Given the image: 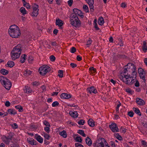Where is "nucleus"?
I'll list each match as a JSON object with an SVG mask.
<instances>
[{
    "instance_id": "obj_1",
    "label": "nucleus",
    "mask_w": 147,
    "mask_h": 147,
    "mask_svg": "<svg viewBox=\"0 0 147 147\" xmlns=\"http://www.w3.org/2000/svg\"><path fill=\"white\" fill-rule=\"evenodd\" d=\"M9 35L12 37L18 38L21 35L20 30L18 27L15 25L11 26L9 30Z\"/></svg>"
},
{
    "instance_id": "obj_2",
    "label": "nucleus",
    "mask_w": 147,
    "mask_h": 147,
    "mask_svg": "<svg viewBox=\"0 0 147 147\" xmlns=\"http://www.w3.org/2000/svg\"><path fill=\"white\" fill-rule=\"evenodd\" d=\"M23 50V48L21 45H18L15 46L11 52V57L13 60H15L19 57L21 51Z\"/></svg>"
},
{
    "instance_id": "obj_3",
    "label": "nucleus",
    "mask_w": 147,
    "mask_h": 147,
    "mask_svg": "<svg viewBox=\"0 0 147 147\" xmlns=\"http://www.w3.org/2000/svg\"><path fill=\"white\" fill-rule=\"evenodd\" d=\"M119 78L123 82L128 84H131L134 83L136 80L135 78H134L128 74H124V76L121 75Z\"/></svg>"
},
{
    "instance_id": "obj_4",
    "label": "nucleus",
    "mask_w": 147,
    "mask_h": 147,
    "mask_svg": "<svg viewBox=\"0 0 147 147\" xmlns=\"http://www.w3.org/2000/svg\"><path fill=\"white\" fill-rule=\"evenodd\" d=\"M127 66V68L124 69V73L123 75H121L122 76H124V74H126L127 72L131 73L132 75L133 76H136L137 72L136 71V67L132 63L128 64Z\"/></svg>"
},
{
    "instance_id": "obj_5",
    "label": "nucleus",
    "mask_w": 147,
    "mask_h": 147,
    "mask_svg": "<svg viewBox=\"0 0 147 147\" xmlns=\"http://www.w3.org/2000/svg\"><path fill=\"white\" fill-rule=\"evenodd\" d=\"M70 23L73 26L77 28L81 25V22L78 16L76 15H73L71 17Z\"/></svg>"
},
{
    "instance_id": "obj_6",
    "label": "nucleus",
    "mask_w": 147,
    "mask_h": 147,
    "mask_svg": "<svg viewBox=\"0 0 147 147\" xmlns=\"http://www.w3.org/2000/svg\"><path fill=\"white\" fill-rule=\"evenodd\" d=\"M95 147H111L108 145L105 140L103 138H101L96 141L93 144Z\"/></svg>"
},
{
    "instance_id": "obj_7",
    "label": "nucleus",
    "mask_w": 147,
    "mask_h": 147,
    "mask_svg": "<svg viewBox=\"0 0 147 147\" xmlns=\"http://www.w3.org/2000/svg\"><path fill=\"white\" fill-rule=\"evenodd\" d=\"M1 82L4 87L7 90H9L11 87V84L10 81L5 78L2 77L1 78Z\"/></svg>"
},
{
    "instance_id": "obj_8",
    "label": "nucleus",
    "mask_w": 147,
    "mask_h": 147,
    "mask_svg": "<svg viewBox=\"0 0 147 147\" xmlns=\"http://www.w3.org/2000/svg\"><path fill=\"white\" fill-rule=\"evenodd\" d=\"M50 71L49 67L48 66L43 65L39 68V71L42 75H45Z\"/></svg>"
},
{
    "instance_id": "obj_9",
    "label": "nucleus",
    "mask_w": 147,
    "mask_h": 147,
    "mask_svg": "<svg viewBox=\"0 0 147 147\" xmlns=\"http://www.w3.org/2000/svg\"><path fill=\"white\" fill-rule=\"evenodd\" d=\"M12 135L11 134H9V135L7 136H3L2 138V140L3 142L6 144L9 145V143L11 141Z\"/></svg>"
},
{
    "instance_id": "obj_10",
    "label": "nucleus",
    "mask_w": 147,
    "mask_h": 147,
    "mask_svg": "<svg viewBox=\"0 0 147 147\" xmlns=\"http://www.w3.org/2000/svg\"><path fill=\"white\" fill-rule=\"evenodd\" d=\"M38 6L37 4H34L33 6V12L31 15L33 16L36 17L38 13Z\"/></svg>"
},
{
    "instance_id": "obj_11",
    "label": "nucleus",
    "mask_w": 147,
    "mask_h": 147,
    "mask_svg": "<svg viewBox=\"0 0 147 147\" xmlns=\"http://www.w3.org/2000/svg\"><path fill=\"white\" fill-rule=\"evenodd\" d=\"M109 127L113 132H116L119 131V129L117 124L113 123L109 125Z\"/></svg>"
},
{
    "instance_id": "obj_12",
    "label": "nucleus",
    "mask_w": 147,
    "mask_h": 147,
    "mask_svg": "<svg viewBox=\"0 0 147 147\" xmlns=\"http://www.w3.org/2000/svg\"><path fill=\"white\" fill-rule=\"evenodd\" d=\"M138 73L140 78L145 82V73L144 70L141 68H139L138 69Z\"/></svg>"
},
{
    "instance_id": "obj_13",
    "label": "nucleus",
    "mask_w": 147,
    "mask_h": 147,
    "mask_svg": "<svg viewBox=\"0 0 147 147\" xmlns=\"http://www.w3.org/2000/svg\"><path fill=\"white\" fill-rule=\"evenodd\" d=\"M73 11L74 13L73 15H76L77 16H80L81 18H83L84 17V16L82 11L77 9H73Z\"/></svg>"
},
{
    "instance_id": "obj_14",
    "label": "nucleus",
    "mask_w": 147,
    "mask_h": 147,
    "mask_svg": "<svg viewBox=\"0 0 147 147\" xmlns=\"http://www.w3.org/2000/svg\"><path fill=\"white\" fill-rule=\"evenodd\" d=\"M86 1L88 4L91 11H93L94 0H86Z\"/></svg>"
},
{
    "instance_id": "obj_15",
    "label": "nucleus",
    "mask_w": 147,
    "mask_h": 147,
    "mask_svg": "<svg viewBox=\"0 0 147 147\" xmlns=\"http://www.w3.org/2000/svg\"><path fill=\"white\" fill-rule=\"evenodd\" d=\"M87 90L90 93L96 94L97 93V90L94 86H91L87 88Z\"/></svg>"
},
{
    "instance_id": "obj_16",
    "label": "nucleus",
    "mask_w": 147,
    "mask_h": 147,
    "mask_svg": "<svg viewBox=\"0 0 147 147\" xmlns=\"http://www.w3.org/2000/svg\"><path fill=\"white\" fill-rule=\"evenodd\" d=\"M136 100V102L140 106L144 105L145 104V102L140 98H137Z\"/></svg>"
},
{
    "instance_id": "obj_17",
    "label": "nucleus",
    "mask_w": 147,
    "mask_h": 147,
    "mask_svg": "<svg viewBox=\"0 0 147 147\" xmlns=\"http://www.w3.org/2000/svg\"><path fill=\"white\" fill-rule=\"evenodd\" d=\"M63 24V22L59 18L57 19L56 20V25L58 26L59 28H61Z\"/></svg>"
},
{
    "instance_id": "obj_18",
    "label": "nucleus",
    "mask_w": 147,
    "mask_h": 147,
    "mask_svg": "<svg viewBox=\"0 0 147 147\" xmlns=\"http://www.w3.org/2000/svg\"><path fill=\"white\" fill-rule=\"evenodd\" d=\"M60 97L62 99H68L71 98V96L70 94L63 93L61 94Z\"/></svg>"
},
{
    "instance_id": "obj_19",
    "label": "nucleus",
    "mask_w": 147,
    "mask_h": 147,
    "mask_svg": "<svg viewBox=\"0 0 147 147\" xmlns=\"http://www.w3.org/2000/svg\"><path fill=\"white\" fill-rule=\"evenodd\" d=\"M27 141L29 144L32 145H36V142L32 138H27Z\"/></svg>"
},
{
    "instance_id": "obj_20",
    "label": "nucleus",
    "mask_w": 147,
    "mask_h": 147,
    "mask_svg": "<svg viewBox=\"0 0 147 147\" xmlns=\"http://www.w3.org/2000/svg\"><path fill=\"white\" fill-rule=\"evenodd\" d=\"M34 138L39 143H41L43 142V139L39 135L35 134Z\"/></svg>"
},
{
    "instance_id": "obj_21",
    "label": "nucleus",
    "mask_w": 147,
    "mask_h": 147,
    "mask_svg": "<svg viewBox=\"0 0 147 147\" xmlns=\"http://www.w3.org/2000/svg\"><path fill=\"white\" fill-rule=\"evenodd\" d=\"M69 113L71 116L74 118H76L78 117V113L76 111H70L69 112Z\"/></svg>"
},
{
    "instance_id": "obj_22",
    "label": "nucleus",
    "mask_w": 147,
    "mask_h": 147,
    "mask_svg": "<svg viewBox=\"0 0 147 147\" xmlns=\"http://www.w3.org/2000/svg\"><path fill=\"white\" fill-rule=\"evenodd\" d=\"M142 49L144 53L146 52L147 51V43L145 41H144L143 42V45L142 47Z\"/></svg>"
},
{
    "instance_id": "obj_23",
    "label": "nucleus",
    "mask_w": 147,
    "mask_h": 147,
    "mask_svg": "<svg viewBox=\"0 0 147 147\" xmlns=\"http://www.w3.org/2000/svg\"><path fill=\"white\" fill-rule=\"evenodd\" d=\"M24 91L26 93L28 94L31 93L32 91V90L29 87L26 86L24 89Z\"/></svg>"
},
{
    "instance_id": "obj_24",
    "label": "nucleus",
    "mask_w": 147,
    "mask_h": 147,
    "mask_svg": "<svg viewBox=\"0 0 147 147\" xmlns=\"http://www.w3.org/2000/svg\"><path fill=\"white\" fill-rule=\"evenodd\" d=\"M59 134L61 136L64 138H66L67 137V133L64 130L60 132Z\"/></svg>"
},
{
    "instance_id": "obj_25",
    "label": "nucleus",
    "mask_w": 147,
    "mask_h": 147,
    "mask_svg": "<svg viewBox=\"0 0 147 147\" xmlns=\"http://www.w3.org/2000/svg\"><path fill=\"white\" fill-rule=\"evenodd\" d=\"M88 125L91 127H93L95 125L94 122L92 119H90L88 121Z\"/></svg>"
},
{
    "instance_id": "obj_26",
    "label": "nucleus",
    "mask_w": 147,
    "mask_h": 147,
    "mask_svg": "<svg viewBox=\"0 0 147 147\" xmlns=\"http://www.w3.org/2000/svg\"><path fill=\"white\" fill-rule=\"evenodd\" d=\"M104 20L103 18L102 17H100L98 19V24L100 25H102L104 23Z\"/></svg>"
},
{
    "instance_id": "obj_27",
    "label": "nucleus",
    "mask_w": 147,
    "mask_h": 147,
    "mask_svg": "<svg viewBox=\"0 0 147 147\" xmlns=\"http://www.w3.org/2000/svg\"><path fill=\"white\" fill-rule=\"evenodd\" d=\"M86 144L89 146H90L92 144L91 140L88 137H87L86 139Z\"/></svg>"
},
{
    "instance_id": "obj_28",
    "label": "nucleus",
    "mask_w": 147,
    "mask_h": 147,
    "mask_svg": "<svg viewBox=\"0 0 147 147\" xmlns=\"http://www.w3.org/2000/svg\"><path fill=\"white\" fill-rule=\"evenodd\" d=\"M133 110L137 114L140 116H141V113L138 108H133Z\"/></svg>"
},
{
    "instance_id": "obj_29",
    "label": "nucleus",
    "mask_w": 147,
    "mask_h": 147,
    "mask_svg": "<svg viewBox=\"0 0 147 147\" xmlns=\"http://www.w3.org/2000/svg\"><path fill=\"white\" fill-rule=\"evenodd\" d=\"M26 55L24 54L22 55L20 59V61L21 63H23L24 62L26 59Z\"/></svg>"
},
{
    "instance_id": "obj_30",
    "label": "nucleus",
    "mask_w": 147,
    "mask_h": 147,
    "mask_svg": "<svg viewBox=\"0 0 147 147\" xmlns=\"http://www.w3.org/2000/svg\"><path fill=\"white\" fill-rule=\"evenodd\" d=\"M20 11L23 15H24L27 13L24 7H21L20 9Z\"/></svg>"
},
{
    "instance_id": "obj_31",
    "label": "nucleus",
    "mask_w": 147,
    "mask_h": 147,
    "mask_svg": "<svg viewBox=\"0 0 147 147\" xmlns=\"http://www.w3.org/2000/svg\"><path fill=\"white\" fill-rule=\"evenodd\" d=\"M24 75L26 76H28L31 74V72L30 70H26L24 71Z\"/></svg>"
},
{
    "instance_id": "obj_32",
    "label": "nucleus",
    "mask_w": 147,
    "mask_h": 147,
    "mask_svg": "<svg viewBox=\"0 0 147 147\" xmlns=\"http://www.w3.org/2000/svg\"><path fill=\"white\" fill-rule=\"evenodd\" d=\"M114 136L117 139L119 140H122V138L121 136L118 133L114 134Z\"/></svg>"
},
{
    "instance_id": "obj_33",
    "label": "nucleus",
    "mask_w": 147,
    "mask_h": 147,
    "mask_svg": "<svg viewBox=\"0 0 147 147\" xmlns=\"http://www.w3.org/2000/svg\"><path fill=\"white\" fill-rule=\"evenodd\" d=\"M78 133L81 135L82 136L84 137L86 136V135L84 133V131L82 130H79L78 131Z\"/></svg>"
},
{
    "instance_id": "obj_34",
    "label": "nucleus",
    "mask_w": 147,
    "mask_h": 147,
    "mask_svg": "<svg viewBox=\"0 0 147 147\" xmlns=\"http://www.w3.org/2000/svg\"><path fill=\"white\" fill-rule=\"evenodd\" d=\"M125 90L126 92L129 94H132L134 93V91L130 88H126L125 89Z\"/></svg>"
},
{
    "instance_id": "obj_35",
    "label": "nucleus",
    "mask_w": 147,
    "mask_h": 147,
    "mask_svg": "<svg viewBox=\"0 0 147 147\" xmlns=\"http://www.w3.org/2000/svg\"><path fill=\"white\" fill-rule=\"evenodd\" d=\"M7 64L8 66L10 67H13L14 65V63L13 61H8Z\"/></svg>"
},
{
    "instance_id": "obj_36",
    "label": "nucleus",
    "mask_w": 147,
    "mask_h": 147,
    "mask_svg": "<svg viewBox=\"0 0 147 147\" xmlns=\"http://www.w3.org/2000/svg\"><path fill=\"white\" fill-rule=\"evenodd\" d=\"M63 76V71L62 70H59L58 71V76L60 78H62Z\"/></svg>"
},
{
    "instance_id": "obj_37",
    "label": "nucleus",
    "mask_w": 147,
    "mask_h": 147,
    "mask_svg": "<svg viewBox=\"0 0 147 147\" xmlns=\"http://www.w3.org/2000/svg\"><path fill=\"white\" fill-rule=\"evenodd\" d=\"M0 72L1 73L4 75H6L8 73V71L7 70L3 69H1L0 70Z\"/></svg>"
},
{
    "instance_id": "obj_38",
    "label": "nucleus",
    "mask_w": 147,
    "mask_h": 147,
    "mask_svg": "<svg viewBox=\"0 0 147 147\" xmlns=\"http://www.w3.org/2000/svg\"><path fill=\"white\" fill-rule=\"evenodd\" d=\"M7 111L11 115H15L16 113V112L15 111L11 109H8Z\"/></svg>"
},
{
    "instance_id": "obj_39",
    "label": "nucleus",
    "mask_w": 147,
    "mask_h": 147,
    "mask_svg": "<svg viewBox=\"0 0 147 147\" xmlns=\"http://www.w3.org/2000/svg\"><path fill=\"white\" fill-rule=\"evenodd\" d=\"M83 9L85 12H89L88 8L87 5H84L83 6Z\"/></svg>"
},
{
    "instance_id": "obj_40",
    "label": "nucleus",
    "mask_w": 147,
    "mask_h": 147,
    "mask_svg": "<svg viewBox=\"0 0 147 147\" xmlns=\"http://www.w3.org/2000/svg\"><path fill=\"white\" fill-rule=\"evenodd\" d=\"M10 142L11 143H9V144L8 145L10 147H15L16 146V144L15 143L11 141Z\"/></svg>"
},
{
    "instance_id": "obj_41",
    "label": "nucleus",
    "mask_w": 147,
    "mask_h": 147,
    "mask_svg": "<svg viewBox=\"0 0 147 147\" xmlns=\"http://www.w3.org/2000/svg\"><path fill=\"white\" fill-rule=\"evenodd\" d=\"M24 6L26 7L27 9H29L30 8V6L28 3H26V2L24 3Z\"/></svg>"
},
{
    "instance_id": "obj_42",
    "label": "nucleus",
    "mask_w": 147,
    "mask_h": 147,
    "mask_svg": "<svg viewBox=\"0 0 147 147\" xmlns=\"http://www.w3.org/2000/svg\"><path fill=\"white\" fill-rule=\"evenodd\" d=\"M12 127L14 129H17L18 128V125L17 124L14 123L11 125Z\"/></svg>"
},
{
    "instance_id": "obj_43",
    "label": "nucleus",
    "mask_w": 147,
    "mask_h": 147,
    "mask_svg": "<svg viewBox=\"0 0 147 147\" xmlns=\"http://www.w3.org/2000/svg\"><path fill=\"white\" fill-rule=\"evenodd\" d=\"M76 141L77 142H81L82 140V138L80 136H78L76 137L75 139Z\"/></svg>"
},
{
    "instance_id": "obj_44",
    "label": "nucleus",
    "mask_w": 147,
    "mask_h": 147,
    "mask_svg": "<svg viewBox=\"0 0 147 147\" xmlns=\"http://www.w3.org/2000/svg\"><path fill=\"white\" fill-rule=\"evenodd\" d=\"M92 40L90 38H89L87 42V44L86 45H87V47H89L90 45L92 43Z\"/></svg>"
},
{
    "instance_id": "obj_45",
    "label": "nucleus",
    "mask_w": 147,
    "mask_h": 147,
    "mask_svg": "<svg viewBox=\"0 0 147 147\" xmlns=\"http://www.w3.org/2000/svg\"><path fill=\"white\" fill-rule=\"evenodd\" d=\"M89 70L91 73H95L96 71V69L93 67H90Z\"/></svg>"
},
{
    "instance_id": "obj_46",
    "label": "nucleus",
    "mask_w": 147,
    "mask_h": 147,
    "mask_svg": "<svg viewBox=\"0 0 147 147\" xmlns=\"http://www.w3.org/2000/svg\"><path fill=\"white\" fill-rule=\"evenodd\" d=\"M85 121L83 120L80 119L78 123V124L80 125H83L85 123Z\"/></svg>"
},
{
    "instance_id": "obj_47",
    "label": "nucleus",
    "mask_w": 147,
    "mask_h": 147,
    "mask_svg": "<svg viewBox=\"0 0 147 147\" xmlns=\"http://www.w3.org/2000/svg\"><path fill=\"white\" fill-rule=\"evenodd\" d=\"M15 108L17 109H19V111L20 112H21L23 109L22 107L19 105L16 106Z\"/></svg>"
},
{
    "instance_id": "obj_48",
    "label": "nucleus",
    "mask_w": 147,
    "mask_h": 147,
    "mask_svg": "<svg viewBox=\"0 0 147 147\" xmlns=\"http://www.w3.org/2000/svg\"><path fill=\"white\" fill-rule=\"evenodd\" d=\"M134 113L132 111H130L128 112V115L130 117H132Z\"/></svg>"
},
{
    "instance_id": "obj_49",
    "label": "nucleus",
    "mask_w": 147,
    "mask_h": 147,
    "mask_svg": "<svg viewBox=\"0 0 147 147\" xmlns=\"http://www.w3.org/2000/svg\"><path fill=\"white\" fill-rule=\"evenodd\" d=\"M50 126H47L44 127V130L47 133H49L50 131L49 127Z\"/></svg>"
},
{
    "instance_id": "obj_50",
    "label": "nucleus",
    "mask_w": 147,
    "mask_h": 147,
    "mask_svg": "<svg viewBox=\"0 0 147 147\" xmlns=\"http://www.w3.org/2000/svg\"><path fill=\"white\" fill-rule=\"evenodd\" d=\"M50 60L51 61H54L55 60V57L53 55H51L49 57Z\"/></svg>"
},
{
    "instance_id": "obj_51",
    "label": "nucleus",
    "mask_w": 147,
    "mask_h": 147,
    "mask_svg": "<svg viewBox=\"0 0 147 147\" xmlns=\"http://www.w3.org/2000/svg\"><path fill=\"white\" fill-rule=\"evenodd\" d=\"M43 136L45 139L47 140H49V138L50 136L49 135L47 134L44 133Z\"/></svg>"
},
{
    "instance_id": "obj_52",
    "label": "nucleus",
    "mask_w": 147,
    "mask_h": 147,
    "mask_svg": "<svg viewBox=\"0 0 147 147\" xmlns=\"http://www.w3.org/2000/svg\"><path fill=\"white\" fill-rule=\"evenodd\" d=\"M43 123L44 125L47 126H50L49 123L47 121L44 120L43 121Z\"/></svg>"
},
{
    "instance_id": "obj_53",
    "label": "nucleus",
    "mask_w": 147,
    "mask_h": 147,
    "mask_svg": "<svg viewBox=\"0 0 147 147\" xmlns=\"http://www.w3.org/2000/svg\"><path fill=\"white\" fill-rule=\"evenodd\" d=\"M142 145L144 147H146L147 146V143L144 140H142L141 141Z\"/></svg>"
},
{
    "instance_id": "obj_54",
    "label": "nucleus",
    "mask_w": 147,
    "mask_h": 147,
    "mask_svg": "<svg viewBox=\"0 0 147 147\" xmlns=\"http://www.w3.org/2000/svg\"><path fill=\"white\" fill-rule=\"evenodd\" d=\"M34 59L33 57L32 56H29L28 57V61L29 63H31Z\"/></svg>"
},
{
    "instance_id": "obj_55",
    "label": "nucleus",
    "mask_w": 147,
    "mask_h": 147,
    "mask_svg": "<svg viewBox=\"0 0 147 147\" xmlns=\"http://www.w3.org/2000/svg\"><path fill=\"white\" fill-rule=\"evenodd\" d=\"M75 146L76 147H84L83 145L78 143L75 144Z\"/></svg>"
},
{
    "instance_id": "obj_56",
    "label": "nucleus",
    "mask_w": 147,
    "mask_h": 147,
    "mask_svg": "<svg viewBox=\"0 0 147 147\" xmlns=\"http://www.w3.org/2000/svg\"><path fill=\"white\" fill-rule=\"evenodd\" d=\"M8 114L7 112H4L2 113L0 112V116H2L3 117H4L5 116L7 115Z\"/></svg>"
},
{
    "instance_id": "obj_57",
    "label": "nucleus",
    "mask_w": 147,
    "mask_h": 147,
    "mask_svg": "<svg viewBox=\"0 0 147 147\" xmlns=\"http://www.w3.org/2000/svg\"><path fill=\"white\" fill-rule=\"evenodd\" d=\"M76 51V49L74 47H72L71 48L70 50V52L71 53H74Z\"/></svg>"
},
{
    "instance_id": "obj_58",
    "label": "nucleus",
    "mask_w": 147,
    "mask_h": 147,
    "mask_svg": "<svg viewBox=\"0 0 147 147\" xmlns=\"http://www.w3.org/2000/svg\"><path fill=\"white\" fill-rule=\"evenodd\" d=\"M40 85V83L38 82H35L33 83V85L35 86H37Z\"/></svg>"
},
{
    "instance_id": "obj_59",
    "label": "nucleus",
    "mask_w": 147,
    "mask_h": 147,
    "mask_svg": "<svg viewBox=\"0 0 147 147\" xmlns=\"http://www.w3.org/2000/svg\"><path fill=\"white\" fill-rule=\"evenodd\" d=\"M70 65L73 68L76 67L77 66V65L76 64L73 63H71Z\"/></svg>"
},
{
    "instance_id": "obj_60",
    "label": "nucleus",
    "mask_w": 147,
    "mask_h": 147,
    "mask_svg": "<svg viewBox=\"0 0 147 147\" xmlns=\"http://www.w3.org/2000/svg\"><path fill=\"white\" fill-rule=\"evenodd\" d=\"M73 0H69L68 2V3L69 6H71L73 3Z\"/></svg>"
},
{
    "instance_id": "obj_61",
    "label": "nucleus",
    "mask_w": 147,
    "mask_h": 147,
    "mask_svg": "<svg viewBox=\"0 0 147 147\" xmlns=\"http://www.w3.org/2000/svg\"><path fill=\"white\" fill-rule=\"evenodd\" d=\"M121 105V104L120 103H119L117 105L116 109V110L117 112H118L119 111V108Z\"/></svg>"
},
{
    "instance_id": "obj_62",
    "label": "nucleus",
    "mask_w": 147,
    "mask_h": 147,
    "mask_svg": "<svg viewBox=\"0 0 147 147\" xmlns=\"http://www.w3.org/2000/svg\"><path fill=\"white\" fill-rule=\"evenodd\" d=\"M68 123L73 126H75L76 125V124L74 123L73 122H72L71 121H68Z\"/></svg>"
},
{
    "instance_id": "obj_63",
    "label": "nucleus",
    "mask_w": 147,
    "mask_h": 147,
    "mask_svg": "<svg viewBox=\"0 0 147 147\" xmlns=\"http://www.w3.org/2000/svg\"><path fill=\"white\" fill-rule=\"evenodd\" d=\"M121 7L124 8L126 7V4L125 3H123L121 4Z\"/></svg>"
},
{
    "instance_id": "obj_64",
    "label": "nucleus",
    "mask_w": 147,
    "mask_h": 147,
    "mask_svg": "<svg viewBox=\"0 0 147 147\" xmlns=\"http://www.w3.org/2000/svg\"><path fill=\"white\" fill-rule=\"evenodd\" d=\"M5 105L7 107H9L10 105V102L9 101H7L5 103Z\"/></svg>"
}]
</instances>
